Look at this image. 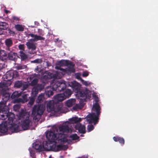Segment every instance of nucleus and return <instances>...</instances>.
Segmentation results:
<instances>
[{"label":"nucleus","instance_id":"nucleus-30","mask_svg":"<svg viewBox=\"0 0 158 158\" xmlns=\"http://www.w3.org/2000/svg\"><path fill=\"white\" fill-rule=\"evenodd\" d=\"M26 45L29 49H31V50H35L36 49V46L33 43L27 42L26 43Z\"/></svg>","mask_w":158,"mask_h":158},{"label":"nucleus","instance_id":"nucleus-9","mask_svg":"<svg viewBox=\"0 0 158 158\" xmlns=\"http://www.w3.org/2000/svg\"><path fill=\"white\" fill-rule=\"evenodd\" d=\"M44 88L42 84H38L32 88L31 91V96L36 97L39 91L42 90Z\"/></svg>","mask_w":158,"mask_h":158},{"label":"nucleus","instance_id":"nucleus-24","mask_svg":"<svg viewBox=\"0 0 158 158\" xmlns=\"http://www.w3.org/2000/svg\"><path fill=\"white\" fill-rule=\"evenodd\" d=\"M19 126L17 125H11L10 129L13 132H17L20 131Z\"/></svg>","mask_w":158,"mask_h":158},{"label":"nucleus","instance_id":"nucleus-8","mask_svg":"<svg viewBox=\"0 0 158 158\" xmlns=\"http://www.w3.org/2000/svg\"><path fill=\"white\" fill-rule=\"evenodd\" d=\"M19 75L18 72L17 71L10 70L7 72L6 77L7 81H10L14 78H16Z\"/></svg>","mask_w":158,"mask_h":158},{"label":"nucleus","instance_id":"nucleus-52","mask_svg":"<svg viewBox=\"0 0 158 158\" xmlns=\"http://www.w3.org/2000/svg\"><path fill=\"white\" fill-rule=\"evenodd\" d=\"M12 19L13 20V22H14V21H19V19H19L18 17H17L15 16H13L12 17Z\"/></svg>","mask_w":158,"mask_h":158},{"label":"nucleus","instance_id":"nucleus-38","mask_svg":"<svg viewBox=\"0 0 158 158\" xmlns=\"http://www.w3.org/2000/svg\"><path fill=\"white\" fill-rule=\"evenodd\" d=\"M21 95L20 93H19L18 91H16L14 92L11 95V98H18Z\"/></svg>","mask_w":158,"mask_h":158},{"label":"nucleus","instance_id":"nucleus-22","mask_svg":"<svg viewBox=\"0 0 158 158\" xmlns=\"http://www.w3.org/2000/svg\"><path fill=\"white\" fill-rule=\"evenodd\" d=\"M7 88L5 87L2 88V99H4L5 98V101H6L9 99V94L7 93Z\"/></svg>","mask_w":158,"mask_h":158},{"label":"nucleus","instance_id":"nucleus-27","mask_svg":"<svg viewBox=\"0 0 158 158\" xmlns=\"http://www.w3.org/2000/svg\"><path fill=\"white\" fill-rule=\"evenodd\" d=\"M14 114L12 113H8V116L7 117L8 120V122H7L6 121H4V122H6L7 123H7H13V120L14 119ZM4 122V121H3L2 122Z\"/></svg>","mask_w":158,"mask_h":158},{"label":"nucleus","instance_id":"nucleus-33","mask_svg":"<svg viewBox=\"0 0 158 158\" xmlns=\"http://www.w3.org/2000/svg\"><path fill=\"white\" fill-rule=\"evenodd\" d=\"M6 112H1L0 113V118L3 120H5L7 118L8 116V113H7Z\"/></svg>","mask_w":158,"mask_h":158},{"label":"nucleus","instance_id":"nucleus-35","mask_svg":"<svg viewBox=\"0 0 158 158\" xmlns=\"http://www.w3.org/2000/svg\"><path fill=\"white\" fill-rule=\"evenodd\" d=\"M44 99V95L43 94L41 93L38 96L36 102L38 103H40L42 102Z\"/></svg>","mask_w":158,"mask_h":158},{"label":"nucleus","instance_id":"nucleus-63","mask_svg":"<svg viewBox=\"0 0 158 158\" xmlns=\"http://www.w3.org/2000/svg\"><path fill=\"white\" fill-rule=\"evenodd\" d=\"M41 35H43V34H41Z\"/></svg>","mask_w":158,"mask_h":158},{"label":"nucleus","instance_id":"nucleus-17","mask_svg":"<svg viewBox=\"0 0 158 158\" xmlns=\"http://www.w3.org/2000/svg\"><path fill=\"white\" fill-rule=\"evenodd\" d=\"M33 147L36 150L40 151H43L42 143L40 141H36L33 144Z\"/></svg>","mask_w":158,"mask_h":158},{"label":"nucleus","instance_id":"nucleus-12","mask_svg":"<svg viewBox=\"0 0 158 158\" xmlns=\"http://www.w3.org/2000/svg\"><path fill=\"white\" fill-rule=\"evenodd\" d=\"M76 95L80 99L85 101L86 98L89 96L86 91L83 90L81 89L76 94Z\"/></svg>","mask_w":158,"mask_h":158},{"label":"nucleus","instance_id":"nucleus-6","mask_svg":"<svg viewBox=\"0 0 158 158\" xmlns=\"http://www.w3.org/2000/svg\"><path fill=\"white\" fill-rule=\"evenodd\" d=\"M47 109L48 112L54 111V114L57 112L60 111L61 108L60 107H57L56 108H55V104L53 101H49L47 102Z\"/></svg>","mask_w":158,"mask_h":158},{"label":"nucleus","instance_id":"nucleus-58","mask_svg":"<svg viewBox=\"0 0 158 158\" xmlns=\"http://www.w3.org/2000/svg\"><path fill=\"white\" fill-rule=\"evenodd\" d=\"M34 76H30L29 77V79L30 81H31L33 78Z\"/></svg>","mask_w":158,"mask_h":158},{"label":"nucleus","instance_id":"nucleus-4","mask_svg":"<svg viewBox=\"0 0 158 158\" xmlns=\"http://www.w3.org/2000/svg\"><path fill=\"white\" fill-rule=\"evenodd\" d=\"M58 74L49 73L47 77L49 79L53 78L52 81H55L51 84L52 86H53V89H54L56 92H60L64 90L66 87L65 83L61 81H55V79H57Z\"/></svg>","mask_w":158,"mask_h":158},{"label":"nucleus","instance_id":"nucleus-14","mask_svg":"<svg viewBox=\"0 0 158 158\" xmlns=\"http://www.w3.org/2000/svg\"><path fill=\"white\" fill-rule=\"evenodd\" d=\"M75 129L78 130L79 132L83 134L85 133V125H82L81 123H78L75 126Z\"/></svg>","mask_w":158,"mask_h":158},{"label":"nucleus","instance_id":"nucleus-3","mask_svg":"<svg viewBox=\"0 0 158 158\" xmlns=\"http://www.w3.org/2000/svg\"><path fill=\"white\" fill-rule=\"evenodd\" d=\"M19 119L21 120V126L23 131L29 129L32 122L29 119V115L24 110L21 109L18 115Z\"/></svg>","mask_w":158,"mask_h":158},{"label":"nucleus","instance_id":"nucleus-53","mask_svg":"<svg viewBox=\"0 0 158 158\" xmlns=\"http://www.w3.org/2000/svg\"><path fill=\"white\" fill-rule=\"evenodd\" d=\"M81 80L82 82V84L83 85H88V82L86 81H85L82 80V79H81Z\"/></svg>","mask_w":158,"mask_h":158},{"label":"nucleus","instance_id":"nucleus-61","mask_svg":"<svg viewBox=\"0 0 158 158\" xmlns=\"http://www.w3.org/2000/svg\"><path fill=\"white\" fill-rule=\"evenodd\" d=\"M2 87V86H1V85H0V87Z\"/></svg>","mask_w":158,"mask_h":158},{"label":"nucleus","instance_id":"nucleus-28","mask_svg":"<svg viewBox=\"0 0 158 158\" xmlns=\"http://www.w3.org/2000/svg\"><path fill=\"white\" fill-rule=\"evenodd\" d=\"M81 118H78L77 117H73L69 119V120L72 123H76L81 121Z\"/></svg>","mask_w":158,"mask_h":158},{"label":"nucleus","instance_id":"nucleus-39","mask_svg":"<svg viewBox=\"0 0 158 158\" xmlns=\"http://www.w3.org/2000/svg\"><path fill=\"white\" fill-rule=\"evenodd\" d=\"M20 56L21 57L22 60H24L27 58V57L23 51H20Z\"/></svg>","mask_w":158,"mask_h":158},{"label":"nucleus","instance_id":"nucleus-31","mask_svg":"<svg viewBox=\"0 0 158 158\" xmlns=\"http://www.w3.org/2000/svg\"><path fill=\"white\" fill-rule=\"evenodd\" d=\"M62 94L64 95V96L65 97L66 99V98H69L71 95L72 92L70 89H65Z\"/></svg>","mask_w":158,"mask_h":158},{"label":"nucleus","instance_id":"nucleus-48","mask_svg":"<svg viewBox=\"0 0 158 158\" xmlns=\"http://www.w3.org/2000/svg\"><path fill=\"white\" fill-rule=\"evenodd\" d=\"M94 128V127L92 125H88L87 126V129L88 132H90Z\"/></svg>","mask_w":158,"mask_h":158},{"label":"nucleus","instance_id":"nucleus-62","mask_svg":"<svg viewBox=\"0 0 158 158\" xmlns=\"http://www.w3.org/2000/svg\"><path fill=\"white\" fill-rule=\"evenodd\" d=\"M80 136H83V135H80Z\"/></svg>","mask_w":158,"mask_h":158},{"label":"nucleus","instance_id":"nucleus-59","mask_svg":"<svg viewBox=\"0 0 158 158\" xmlns=\"http://www.w3.org/2000/svg\"><path fill=\"white\" fill-rule=\"evenodd\" d=\"M56 68L57 69H60L61 70L62 69L60 68V67H59V66H56Z\"/></svg>","mask_w":158,"mask_h":158},{"label":"nucleus","instance_id":"nucleus-43","mask_svg":"<svg viewBox=\"0 0 158 158\" xmlns=\"http://www.w3.org/2000/svg\"><path fill=\"white\" fill-rule=\"evenodd\" d=\"M29 85L26 82H23L22 90L23 91L26 89L28 87Z\"/></svg>","mask_w":158,"mask_h":158},{"label":"nucleus","instance_id":"nucleus-41","mask_svg":"<svg viewBox=\"0 0 158 158\" xmlns=\"http://www.w3.org/2000/svg\"><path fill=\"white\" fill-rule=\"evenodd\" d=\"M69 137L73 140L78 139L79 138V136H78L77 134H76L70 135Z\"/></svg>","mask_w":158,"mask_h":158},{"label":"nucleus","instance_id":"nucleus-46","mask_svg":"<svg viewBox=\"0 0 158 158\" xmlns=\"http://www.w3.org/2000/svg\"><path fill=\"white\" fill-rule=\"evenodd\" d=\"M42 60L41 59H36L33 61H31V63H41L42 62Z\"/></svg>","mask_w":158,"mask_h":158},{"label":"nucleus","instance_id":"nucleus-56","mask_svg":"<svg viewBox=\"0 0 158 158\" xmlns=\"http://www.w3.org/2000/svg\"><path fill=\"white\" fill-rule=\"evenodd\" d=\"M2 52L4 53L2 55V56H6L7 54L5 52V51H3Z\"/></svg>","mask_w":158,"mask_h":158},{"label":"nucleus","instance_id":"nucleus-57","mask_svg":"<svg viewBox=\"0 0 158 158\" xmlns=\"http://www.w3.org/2000/svg\"><path fill=\"white\" fill-rule=\"evenodd\" d=\"M2 29L0 28V35L3 34V31Z\"/></svg>","mask_w":158,"mask_h":158},{"label":"nucleus","instance_id":"nucleus-47","mask_svg":"<svg viewBox=\"0 0 158 158\" xmlns=\"http://www.w3.org/2000/svg\"><path fill=\"white\" fill-rule=\"evenodd\" d=\"M8 33L10 36H14L15 34L14 31L12 30L11 29L9 28L8 30Z\"/></svg>","mask_w":158,"mask_h":158},{"label":"nucleus","instance_id":"nucleus-10","mask_svg":"<svg viewBox=\"0 0 158 158\" xmlns=\"http://www.w3.org/2000/svg\"><path fill=\"white\" fill-rule=\"evenodd\" d=\"M59 64L61 66H63L64 65H69L71 67L69 68V70L71 72L74 73L75 72V69L73 68L74 65L72 62H70L67 60H61L59 62Z\"/></svg>","mask_w":158,"mask_h":158},{"label":"nucleus","instance_id":"nucleus-37","mask_svg":"<svg viewBox=\"0 0 158 158\" xmlns=\"http://www.w3.org/2000/svg\"><path fill=\"white\" fill-rule=\"evenodd\" d=\"M15 27L16 30L18 31H23L24 30V27L21 25L19 24L15 25Z\"/></svg>","mask_w":158,"mask_h":158},{"label":"nucleus","instance_id":"nucleus-51","mask_svg":"<svg viewBox=\"0 0 158 158\" xmlns=\"http://www.w3.org/2000/svg\"><path fill=\"white\" fill-rule=\"evenodd\" d=\"M89 75L88 72L87 71H84L82 74V76L83 77H86Z\"/></svg>","mask_w":158,"mask_h":158},{"label":"nucleus","instance_id":"nucleus-19","mask_svg":"<svg viewBox=\"0 0 158 158\" xmlns=\"http://www.w3.org/2000/svg\"><path fill=\"white\" fill-rule=\"evenodd\" d=\"M51 141H44L42 143L43 151H50Z\"/></svg>","mask_w":158,"mask_h":158},{"label":"nucleus","instance_id":"nucleus-5","mask_svg":"<svg viewBox=\"0 0 158 158\" xmlns=\"http://www.w3.org/2000/svg\"><path fill=\"white\" fill-rule=\"evenodd\" d=\"M45 107L43 104H38L34 106L32 110V115L33 119L38 121L40 116L44 113Z\"/></svg>","mask_w":158,"mask_h":158},{"label":"nucleus","instance_id":"nucleus-36","mask_svg":"<svg viewBox=\"0 0 158 158\" xmlns=\"http://www.w3.org/2000/svg\"><path fill=\"white\" fill-rule=\"evenodd\" d=\"M23 81H16L14 84V86L15 87L20 88L22 87Z\"/></svg>","mask_w":158,"mask_h":158},{"label":"nucleus","instance_id":"nucleus-40","mask_svg":"<svg viewBox=\"0 0 158 158\" xmlns=\"http://www.w3.org/2000/svg\"><path fill=\"white\" fill-rule=\"evenodd\" d=\"M38 82V79L36 78L34 79L29 84L32 86H34L36 85Z\"/></svg>","mask_w":158,"mask_h":158},{"label":"nucleus","instance_id":"nucleus-23","mask_svg":"<svg viewBox=\"0 0 158 158\" xmlns=\"http://www.w3.org/2000/svg\"><path fill=\"white\" fill-rule=\"evenodd\" d=\"M29 98L30 97L28 96V95L24 94L22 96L21 98H19L18 99L17 101L18 102L24 103L28 101Z\"/></svg>","mask_w":158,"mask_h":158},{"label":"nucleus","instance_id":"nucleus-20","mask_svg":"<svg viewBox=\"0 0 158 158\" xmlns=\"http://www.w3.org/2000/svg\"><path fill=\"white\" fill-rule=\"evenodd\" d=\"M29 36H30L33 39H31L30 40H33L34 41H37L39 40H44V38L40 36L37 35L33 34H28Z\"/></svg>","mask_w":158,"mask_h":158},{"label":"nucleus","instance_id":"nucleus-13","mask_svg":"<svg viewBox=\"0 0 158 158\" xmlns=\"http://www.w3.org/2000/svg\"><path fill=\"white\" fill-rule=\"evenodd\" d=\"M54 102L55 103H58L61 102L65 99V97L62 94H58L53 97Z\"/></svg>","mask_w":158,"mask_h":158},{"label":"nucleus","instance_id":"nucleus-18","mask_svg":"<svg viewBox=\"0 0 158 158\" xmlns=\"http://www.w3.org/2000/svg\"><path fill=\"white\" fill-rule=\"evenodd\" d=\"M58 130L60 132H62L63 134L64 132H69L71 131V129L69 127V126L67 125H63L61 126L58 127Z\"/></svg>","mask_w":158,"mask_h":158},{"label":"nucleus","instance_id":"nucleus-15","mask_svg":"<svg viewBox=\"0 0 158 158\" xmlns=\"http://www.w3.org/2000/svg\"><path fill=\"white\" fill-rule=\"evenodd\" d=\"M8 131L6 122H3L0 124V136L2 135V133L6 132Z\"/></svg>","mask_w":158,"mask_h":158},{"label":"nucleus","instance_id":"nucleus-26","mask_svg":"<svg viewBox=\"0 0 158 158\" xmlns=\"http://www.w3.org/2000/svg\"><path fill=\"white\" fill-rule=\"evenodd\" d=\"M113 140L115 142H119V143L122 145L124 144L125 141L124 139L119 136H116L113 137Z\"/></svg>","mask_w":158,"mask_h":158},{"label":"nucleus","instance_id":"nucleus-16","mask_svg":"<svg viewBox=\"0 0 158 158\" xmlns=\"http://www.w3.org/2000/svg\"><path fill=\"white\" fill-rule=\"evenodd\" d=\"M52 86V88L51 86H48L45 89V94L48 97H50L54 94L53 91H55V90L53 89V86Z\"/></svg>","mask_w":158,"mask_h":158},{"label":"nucleus","instance_id":"nucleus-1","mask_svg":"<svg viewBox=\"0 0 158 158\" xmlns=\"http://www.w3.org/2000/svg\"><path fill=\"white\" fill-rule=\"evenodd\" d=\"M46 136L48 140L51 142H54L55 140H58L64 143L68 141L64 134L58 132V127L57 126H54L49 131H47Z\"/></svg>","mask_w":158,"mask_h":158},{"label":"nucleus","instance_id":"nucleus-29","mask_svg":"<svg viewBox=\"0 0 158 158\" xmlns=\"http://www.w3.org/2000/svg\"><path fill=\"white\" fill-rule=\"evenodd\" d=\"M6 106L3 102H0V113L1 112H6L7 110Z\"/></svg>","mask_w":158,"mask_h":158},{"label":"nucleus","instance_id":"nucleus-45","mask_svg":"<svg viewBox=\"0 0 158 158\" xmlns=\"http://www.w3.org/2000/svg\"><path fill=\"white\" fill-rule=\"evenodd\" d=\"M20 108V106L19 105H15L13 106V109L16 111H19Z\"/></svg>","mask_w":158,"mask_h":158},{"label":"nucleus","instance_id":"nucleus-55","mask_svg":"<svg viewBox=\"0 0 158 158\" xmlns=\"http://www.w3.org/2000/svg\"><path fill=\"white\" fill-rule=\"evenodd\" d=\"M47 65L48 67L50 66H51V63L49 62L48 61L46 62Z\"/></svg>","mask_w":158,"mask_h":158},{"label":"nucleus","instance_id":"nucleus-25","mask_svg":"<svg viewBox=\"0 0 158 158\" xmlns=\"http://www.w3.org/2000/svg\"><path fill=\"white\" fill-rule=\"evenodd\" d=\"M75 99L73 98L70 99L66 102V105L68 107H71L75 104Z\"/></svg>","mask_w":158,"mask_h":158},{"label":"nucleus","instance_id":"nucleus-7","mask_svg":"<svg viewBox=\"0 0 158 158\" xmlns=\"http://www.w3.org/2000/svg\"><path fill=\"white\" fill-rule=\"evenodd\" d=\"M50 145V150L54 152H57L62 150H65L67 149V145L59 144L56 145V143H52L51 142Z\"/></svg>","mask_w":158,"mask_h":158},{"label":"nucleus","instance_id":"nucleus-11","mask_svg":"<svg viewBox=\"0 0 158 158\" xmlns=\"http://www.w3.org/2000/svg\"><path fill=\"white\" fill-rule=\"evenodd\" d=\"M69 85L71 87L73 91L76 94L81 89V85L75 81L70 82Z\"/></svg>","mask_w":158,"mask_h":158},{"label":"nucleus","instance_id":"nucleus-50","mask_svg":"<svg viewBox=\"0 0 158 158\" xmlns=\"http://www.w3.org/2000/svg\"><path fill=\"white\" fill-rule=\"evenodd\" d=\"M94 100L95 102L94 103V104H99V98L98 97H95L94 98Z\"/></svg>","mask_w":158,"mask_h":158},{"label":"nucleus","instance_id":"nucleus-49","mask_svg":"<svg viewBox=\"0 0 158 158\" xmlns=\"http://www.w3.org/2000/svg\"><path fill=\"white\" fill-rule=\"evenodd\" d=\"M18 47L19 49L23 51L24 50V44H20Z\"/></svg>","mask_w":158,"mask_h":158},{"label":"nucleus","instance_id":"nucleus-42","mask_svg":"<svg viewBox=\"0 0 158 158\" xmlns=\"http://www.w3.org/2000/svg\"><path fill=\"white\" fill-rule=\"evenodd\" d=\"M31 98L30 99L28 103V104L30 106H32L34 103L35 101V97L31 96Z\"/></svg>","mask_w":158,"mask_h":158},{"label":"nucleus","instance_id":"nucleus-2","mask_svg":"<svg viewBox=\"0 0 158 158\" xmlns=\"http://www.w3.org/2000/svg\"><path fill=\"white\" fill-rule=\"evenodd\" d=\"M101 108L99 104H93L92 112L86 117L87 120L89 124H97L98 122L99 116L101 114Z\"/></svg>","mask_w":158,"mask_h":158},{"label":"nucleus","instance_id":"nucleus-21","mask_svg":"<svg viewBox=\"0 0 158 158\" xmlns=\"http://www.w3.org/2000/svg\"><path fill=\"white\" fill-rule=\"evenodd\" d=\"M18 57L17 54L16 53L10 51L8 53L7 58L9 60L15 61Z\"/></svg>","mask_w":158,"mask_h":158},{"label":"nucleus","instance_id":"nucleus-54","mask_svg":"<svg viewBox=\"0 0 158 158\" xmlns=\"http://www.w3.org/2000/svg\"><path fill=\"white\" fill-rule=\"evenodd\" d=\"M16 67L18 70H20L23 69V66L20 65H17Z\"/></svg>","mask_w":158,"mask_h":158},{"label":"nucleus","instance_id":"nucleus-60","mask_svg":"<svg viewBox=\"0 0 158 158\" xmlns=\"http://www.w3.org/2000/svg\"><path fill=\"white\" fill-rule=\"evenodd\" d=\"M38 69L37 68L36 69H35V72H37V71L38 70Z\"/></svg>","mask_w":158,"mask_h":158},{"label":"nucleus","instance_id":"nucleus-34","mask_svg":"<svg viewBox=\"0 0 158 158\" xmlns=\"http://www.w3.org/2000/svg\"><path fill=\"white\" fill-rule=\"evenodd\" d=\"M8 27V24L5 22H0V28L3 30H6Z\"/></svg>","mask_w":158,"mask_h":158},{"label":"nucleus","instance_id":"nucleus-32","mask_svg":"<svg viewBox=\"0 0 158 158\" xmlns=\"http://www.w3.org/2000/svg\"><path fill=\"white\" fill-rule=\"evenodd\" d=\"M5 43L6 46L8 47V50H9V47L11 46L13 44L12 40L10 39H6L5 40Z\"/></svg>","mask_w":158,"mask_h":158},{"label":"nucleus","instance_id":"nucleus-44","mask_svg":"<svg viewBox=\"0 0 158 158\" xmlns=\"http://www.w3.org/2000/svg\"><path fill=\"white\" fill-rule=\"evenodd\" d=\"M84 106V105L83 104H82L81 106H80V105L78 104H77L76 105L73 106V109L74 110H77L78 109H81V108L83 107Z\"/></svg>","mask_w":158,"mask_h":158}]
</instances>
